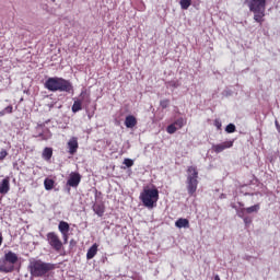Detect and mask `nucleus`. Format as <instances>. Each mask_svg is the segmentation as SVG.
<instances>
[{"label": "nucleus", "instance_id": "nucleus-1", "mask_svg": "<svg viewBox=\"0 0 280 280\" xmlns=\"http://www.w3.org/2000/svg\"><path fill=\"white\" fill-rule=\"evenodd\" d=\"M44 86L47 91H51L52 93H56V91H59L60 93H71V91H73L71 82L57 77L48 78Z\"/></svg>", "mask_w": 280, "mask_h": 280}, {"label": "nucleus", "instance_id": "nucleus-2", "mask_svg": "<svg viewBox=\"0 0 280 280\" xmlns=\"http://www.w3.org/2000/svg\"><path fill=\"white\" fill-rule=\"evenodd\" d=\"M56 269V265L51 262H45L40 259H31L28 265V270L31 272V277H45L48 272Z\"/></svg>", "mask_w": 280, "mask_h": 280}, {"label": "nucleus", "instance_id": "nucleus-3", "mask_svg": "<svg viewBox=\"0 0 280 280\" xmlns=\"http://www.w3.org/2000/svg\"><path fill=\"white\" fill-rule=\"evenodd\" d=\"M250 12H254V21L256 23H264L266 16V0H245Z\"/></svg>", "mask_w": 280, "mask_h": 280}, {"label": "nucleus", "instance_id": "nucleus-4", "mask_svg": "<svg viewBox=\"0 0 280 280\" xmlns=\"http://www.w3.org/2000/svg\"><path fill=\"white\" fill-rule=\"evenodd\" d=\"M140 200L147 209H154V207H156V202H159V189L144 188L140 194Z\"/></svg>", "mask_w": 280, "mask_h": 280}, {"label": "nucleus", "instance_id": "nucleus-5", "mask_svg": "<svg viewBox=\"0 0 280 280\" xmlns=\"http://www.w3.org/2000/svg\"><path fill=\"white\" fill-rule=\"evenodd\" d=\"M186 173L187 191L190 196H194L198 190V168L189 166Z\"/></svg>", "mask_w": 280, "mask_h": 280}, {"label": "nucleus", "instance_id": "nucleus-6", "mask_svg": "<svg viewBox=\"0 0 280 280\" xmlns=\"http://www.w3.org/2000/svg\"><path fill=\"white\" fill-rule=\"evenodd\" d=\"M19 261V255L10 250L4 254V262L0 265V272H13L14 264Z\"/></svg>", "mask_w": 280, "mask_h": 280}, {"label": "nucleus", "instance_id": "nucleus-7", "mask_svg": "<svg viewBox=\"0 0 280 280\" xmlns=\"http://www.w3.org/2000/svg\"><path fill=\"white\" fill-rule=\"evenodd\" d=\"M46 237L49 246H51L54 250H56L57 253H60V250H62V241H60V237H58L57 233L50 232L47 234Z\"/></svg>", "mask_w": 280, "mask_h": 280}, {"label": "nucleus", "instance_id": "nucleus-8", "mask_svg": "<svg viewBox=\"0 0 280 280\" xmlns=\"http://www.w3.org/2000/svg\"><path fill=\"white\" fill-rule=\"evenodd\" d=\"M187 124V119L180 117L177 118L173 124L168 125L166 128V132L168 135H174L176 130H180Z\"/></svg>", "mask_w": 280, "mask_h": 280}, {"label": "nucleus", "instance_id": "nucleus-9", "mask_svg": "<svg viewBox=\"0 0 280 280\" xmlns=\"http://www.w3.org/2000/svg\"><path fill=\"white\" fill-rule=\"evenodd\" d=\"M36 130L37 135L35 137H38L42 141H47L51 137V131L44 125H37Z\"/></svg>", "mask_w": 280, "mask_h": 280}, {"label": "nucleus", "instance_id": "nucleus-10", "mask_svg": "<svg viewBox=\"0 0 280 280\" xmlns=\"http://www.w3.org/2000/svg\"><path fill=\"white\" fill-rule=\"evenodd\" d=\"M233 143L234 141L230 140V141L221 142L219 144H213L212 150L213 152H215V154H220V152H224V150H229L233 145Z\"/></svg>", "mask_w": 280, "mask_h": 280}, {"label": "nucleus", "instance_id": "nucleus-11", "mask_svg": "<svg viewBox=\"0 0 280 280\" xmlns=\"http://www.w3.org/2000/svg\"><path fill=\"white\" fill-rule=\"evenodd\" d=\"M82 180V175L80 173L72 172L70 173V177L67 180L68 187H78L80 185V182Z\"/></svg>", "mask_w": 280, "mask_h": 280}, {"label": "nucleus", "instance_id": "nucleus-12", "mask_svg": "<svg viewBox=\"0 0 280 280\" xmlns=\"http://www.w3.org/2000/svg\"><path fill=\"white\" fill-rule=\"evenodd\" d=\"M78 138L72 137L69 141H68V149H69V154H75L78 152Z\"/></svg>", "mask_w": 280, "mask_h": 280}, {"label": "nucleus", "instance_id": "nucleus-13", "mask_svg": "<svg viewBox=\"0 0 280 280\" xmlns=\"http://www.w3.org/2000/svg\"><path fill=\"white\" fill-rule=\"evenodd\" d=\"M10 191V177H5L0 182V194L5 196Z\"/></svg>", "mask_w": 280, "mask_h": 280}, {"label": "nucleus", "instance_id": "nucleus-14", "mask_svg": "<svg viewBox=\"0 0 280 280\" xmlns=\"http://www.w3.org/2000/svg\"><path fill=\"white\" fill-rule=\"evenodd\" d=\"M126 128H135L137 126V118L132 115H129L125 118Z\"/></svg>", "mask_w": 280, "mask_h": 280}, {"label": "nucleus", "instance_id": "nucleus-15", "mask_svg": "<svg viewBox=\"0 0 280 280\" xmlns=\"http://www.w3.org/2000/svg\"><path fill=\"white\" fill-rule=\"evenodd\" d=\"M58 229H59L60 233L62 234V236L67 237V234L69 233V223H67L65 221H60Z\"/></svg>", "mask_w": 280, "mask_h": 280}, {"label": "nucleus", "instance_id": "nucleus-16", "mask_svg": "<svg viewBox=\"0 0 280 280\" xmlns=\"http://www.w3.org/2000/svg\"><path fill=\"white\" fill-rule=\"evenodd\" d=\"M175 226L177 229H189V220L180 218L175 222Z\"/></svg>", "mask_w": 280, "mask_h": 280}, {"label": "nucleus", "instance_id": "nucleus-17", "mask_svg": "<svg viewBox=\"0 0 280 280\" xmlns=\"http://www.w3.org/2000/svg\"><path fill=\"white\" fill-rule=\"evenodd\" d=\"M93 211L98 218H102V215H104V203H94Z\"/></svg>", "mask_w": 280, "mask_h": 280}, {"label": "nucleus", "instance_id": "nucleus-18", "mask_svg": "<svg viewBox=\"0 0 280 280\" xmlns=\"http://www.w3.org/2000/svg\"><path fill=\"white\" fill-rule=\"evenodd\" d=\"M42 156L45 161H51V156H54V149L51 148H45Z\"/></svg>", "mask_w": 280, "mask_h": 280}, {"label": "nucleus", "instance_id": "nucleus-19", "mask_svg": "<svg viewBox=\"0 0 280 280\" xmlns=\"http://www.w3.org/2000/svg\"><path fill=\"white\" fill-rule=\"evenodd\" d=\"M97 255V244H93L86 253V259H93Z\"/></svg>", "mask_w": 280, "mask_h": 280}, {"label": "nucleus", "instance_id": "nucleus-20", "mask_svg": "<svg viewBox=\"0 0 280 280\" xmlns=\"http://www.w3.org/2000/svg\"><path fill=\"white\" fill-rule=\"evenodd\" d=\"M54 179H50V178H46L44 180V187L46 189V191H51V189H54Z\"/></svg>", "mask_w": 280, "mask_h": 280}, {"label": "nucleus", "instance_id": "nucleus-21", "mask_svg": "<svg viewBox=\"0 0 280 280\" xmlns=\"http://www.w3.org/2000/svg\"><path fill=\"white\" fill-rule=\"evenodd\" d=\"M13 108L14 107L12 105H8L4 109L0 112V117H5V115H12Z\"/></svg>", "mask_w": 280, "mask_h": 280}, {"label": "nucleus", "instance_id": "nucleus-22", "mask_svg": "<svg viewBox=\"0 0 280 280\" xmlns=\"http://www.w3.org/2000/svg\"><path fill=\"white\" fill-rule=\"evenodd\" d=\"M260 209L259 203H256L252 207L245 208L246 213H257Z\"/></svg>", "mask_w": 280, "mask_h": 280}, {"label": "nucleus", "instance_id": "nucleus-23", "mask_svg": "<svg viewBox=\"0 0 280 280\" xmlns=\"http://www.w3.org/2000/svg\"><path fill=\"white\" fill-rule=\"evenodd\" d=\"M80 110H82V102L74 101L72 105V113H80Z\"/></svg>", "mask_w": 280, "mask_h": 280}, {"label": "nucleus", "instance_id": "nucleus-24", "mask_svg": "<svg viewBox=\"0 0 280 280\" xmlns=\"http://www.w3.org/2000/svg\"><path fill=\"white\" fill-rule=\"evenodd\" d=\"M179 5L182 10H189V7L191 5V0H180Z\"/></svg>", "mask_w": 280, "mask_h": 280}, {"label": "nucleus", "instance_id": "nucleus-25", "mask_svg": "<svg viewBox=\"0 0 280 280\" xmlns=\"http://www.w3.org/2000/svg\"><path fill=\"white\" fill-rule=\"evenodd\" d=\"M236 128H235V125L234 124H229L226 127H225V132H228L229 135L235 132Z\"/></svg>", "mask_w": 280, "mask_h": 280}, {"label": "nucleus", "instance_id": "nucleus-26", "mask_svg": "<svg viewBox=\"0 0 280 280\" xmlns=\"http://www.w3.org/2000/svg\"><path fill=\"white\" fill-rule=\"evenodd\" d=\"M168 86L171 89H178V86H180V82L178 80H173L168 82Z\"/></svg>", "mask_w": 280, "mask_h": 280}, {"label": "nucleus", "instance_id": "nucleus-27", "mask_svg": "<svg viewBox=\"0 0 280 280\" xmlns=\"http://www.w3.org/2000/svg\"><path fill=\"white\" fill-rule=\"evenodd\" d=\"M124 165H126V167H132V165H135V160H132V159H125L124 160Z\"/></svg>", "mask_w": 280, "mask_h": 280}, {"label": "nucleus", "instance_id": "nucleus-28", "mask_svg": "<svg viewBox=\"0 0 280 280\" xmlns=\"http://www.w3.org/2000/svg\"><path fill=\"white\" fill-rule=\"evenodd\" d=\"M5 156H8V151L5 149H2L0 151V163H1V161L5 160Z\"/></svg>", "mask_w": 280, "mask_h": 280}, {"label": "nucleus", "instance_id": "nucleus-29", "mask_svg": "<svg viewBox=\"0 0 280 280\" xmlns=\"http://www.w3.org/2000/svg\"><path fill=\"white\" fill-rule=\"evenodd\" d=\"M245 211H246V209H244V208H242V209H240V210H236V214L238 215V218H242V220L244 219V218H246L244 214H245Z\"/></svg>", "mask_w": 280, "mask_h": 280}, {"label": "nucleus", "instance_id": "nucleus-30", "mask_svg": "<svg viewBox=\"0 0 280 280\" xmlns=\"http://www.w3.org/2000/svg\"><path fill=\"white\" fill-rule=\"evenodd\" d=\"M243 221L245 226H249V224H253V219H250V217H244Z\"/></svg>", "mask_w": 280, "mask_h": 280}, {"label": "nucleus", "instance_id": "nucleus-31", "mask_svg": "<svg viewBox=\"0 0 280 280\" xmlns=\"http://www.w3.org/2000/svg\"><path fill=\"white\" fill-rule=\"evenodd\" d=\"M162 108H167L170 106V100H163L160 102Z\"/></svg>", "mask_w": 280, "mask_h": 280}, {"label": "nucleus", "instance_id": "nucleus-32", "mask_svg": "<svg viewBox=\"0 0 280 280\" xmlns=\"http://www.w3.org/2000/svg\"><path fill=\"white\" fill-rule=\"evenodd\" d=\"M214 126H215V128H218V130H220L222 128V122L220 120L215 119Z\"/></svg>", "mask_w": 280, "mask_h": 280}, {"label": "nucleus", "instance_id": "nucleus-33", "mask_svg": "<svg viewBox=\"0 0 280 280\" xmlns=\"http://www.w3.org/2000/svg\"><path fill=\"white\" fill-rule=\"evenodd\" d=\"M214 280H221V279H220V276L215 275V276H214Z\"/></svg>", "mask_w": 280, "mask_h": 280}, {"label": "nucleus", "instance_id": "nucleus-34", "mask_svg": "<svg viewBox=\"0 0 280 280\" xmlns=\"http://www.w3.org/2000/svg\"><path fill=\"white\" fill-rule=\"evenodd\" d=\"M3 244V237L0 236V246Z\"/></svg>", "mask_w": 280, "mask_h": 280}, {"label": "nucleus", "instance_id": "nucleus-35", "mask_svg": "<svg viewBox=\"0 0 280 280\" xmlns=\"http://www.w3.org/2000/svg\"><path fill=\"white\" fill-rule=\"evenodd\" d=\"M63 238H65V242H67V234H66V236H63Z\"/></svg>", "mask_w": 280, "mask_h": 280}, {"label": "nucleus", "instance_id": "nucleus-36", "mask_svg": "<svg viewBox=\"0 0 280 280\" xmlns=\"http://www.w3.org/2000/svg\"><path fill=\"white\" fill-rule=\"evenodd\" d=\"M276 126L279 127V122L276 121Z\"/></svg>", "mask_w": 280, "mask_h": 280}]
</instances>
